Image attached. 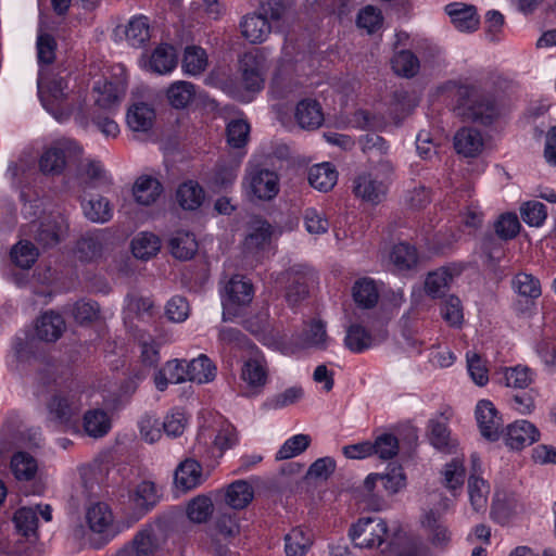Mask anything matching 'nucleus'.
I'll return each instance as SVG.
<instances>
[{
  "label": "nucleus",
  "mask_w": 556,
  "mask_h": 556,
  "mask_svg": "<svg viewBox=\"0 0 556 556\" xmlns=\"http://www.w3.org/2000/svg\"><path fill=\"white\" fill-rule=\"evenodd\" d=\"M38 96L43 108L59 122L70 118L74 111L68 92L67 75L52 70H39L37 78Z\"/></svg>",
  "instance_id": "obj_1"
},
{
  "label": "nucleus",
  "mask_w": 556,
  "mask_h": 556,
  "mask_svg": "<svg viewBox=\"0 0 556 556\" xmlns=\"http://www.w3.org/2000/svg\"><path fill=\"white\" fill-rule=\"evenodd\" d=\"M242 187L251 200L271 201L280 191V178L276 170L258 163L249 162Z\"/></svg>",
  "instance_id": "obj_2"
},
{
  "label": "nucleus",
  "mask_w": 556,
  "mask_h": 556,
  "mask_svg": "<svg viewBox=\"0 0 556 556\" xmlns=\"http://www.w3.org/2000/svg\"><path fill=\"white\" fill-rule=\"evenodd\" d=\"M388 533L387 522L379 517H363L353 523L349 536L355 547L372 548L380 546Z\"/></svg>",
  "instance_id": "obj_3"
},
{
  "label": "nucleus",
  "mask_w": 556,
  "mask_h": 556,
  "mask_svg": "<svg viewBox=\"0 0 556 556\" xmlns=\"http://www.w3.org/2000/svg\"><path fill=\"white\" fill-rule=\"evenodd\" d=\"M67 231L68 222L61 213H51L31 225L33 238L43 249L59 244Z\"/></svg>",
  "instance_id": "obj_4"
},
{
  "label": "nucleus",
  "mask_w": 556,
  "mask_h": 556,
  "mask_svg": "<svg viewBox=\"0 0 556 556\" xmlns=\"http://www.w3.org/2000/svg\"><path fill=\"white\" fill-rule=\"evenodd\" d=\"M42 442V433L38 427H26L18 420H8L0 430L1 450L8 446L39 447Z\"/></svg>",
  "instance_id": "obj_5"
},
{
  "label": "nucleus",
  "mask_w": 556,
  "mask_h": 556,
  "mask_svg": "<svg viewBox=\"0 0 556 556\" xmlns=\"http://www.w3.org/2000/svg\"><path fill=\"white\" fill-rule=\"evenodd\" d=\"M49 416L59 424H68L81 409L80 396L76 391L58 389L47 403Z\"/></svg>",
  "instance_id": "obj_6"
},
{
  "label": "nucleus",
  "mask_w": 556,
  "mask_h": 556,
  "mask_svg": "<svg viewBox=\"0 0 556 556\" xmlns=\"http://www.w3.org/2000/svg\"><path fill=\"white\" fill-rule=\"evenodd\" d=\"M283 279L287 282L286 299L290 305H295L308 295L316 275L306 266L295 265L283 274Z\"/></svg>",
  "instance_id": "obj_7"
},
{
  "label": "nucleus",
  "mask_w": 556,
  "mask_h": 556,
  "mask_svg": "<svg viewBox=\"0 0 556 556\" xmlns=\"http://www.w3.org/2000/svg\"><path fill=\"white\" fill-rule=\"evenodd\" d=\"M225 293L223 319L228 320L230 316L237 315V312H231V306H244L252 301L253 286L242 276L235 275L226 285Z\"/></svg>",
  "instance_id": "obj_8"
},
{
  "label": "nucleus",
  "mask_w": 556,
  "mask_h": 556,
  "mask_svg": "<svg viewBox=\"0 0 556 556\" xmlns=\"http://www.w3.org/2000/svg\"><path fill=\"white\" fill-rule=\"evenodd\" d=\"M112 235L108 229H96L84 233L76 243V253L81 261L100 258L111 244Z\"/></svg>",
  "instance_id": "obj_9"
},
{
  "label": "nucleus",
  "mask_w": 556,
  "mask_h": 556,
  "mask_svg": "<svg viewBox=\"0 0 556 556\" xmlns=\"http://www.w3.org/2000/svg\"><path fill=\"white\" fill-rule=\"evenodd\" d=\"M241 379L247 386L248 395H258L268 381V367L264 356L254 354L241 369Z\"/></svg>",
  "instance_id": "obj_10"
},
{
  "label": "nucleus",
  "mask_w": 556,
  "mask_h": 556,
  "mask_svg": "<svg viewBox=\"0 0 556 556\" xmlns=\"http://www.w3.org/2000/svg\"><path fill=\"white\" fill-rule=\"evenodd\" d=\"M353 192L355 197L366 202L378 204L387 195L388 182L386 179H380L379 174L363 173L354 179Z\"/></svg>",
  "instance_id": "obj_11"
},
{
  "label": "nucleus",
  "mask_w": 556,
  "mask_h": 556,
  "mask_svg": "<svg viewBox=\"0 0 556 556\" xmlns=\"http://www.w3.org/2000/svg\"><path fill=\"white\" fill-rule=\"evenodd\" d=\"M476 419L483 438L489 441H496L500 438L503 420L491 401L481 400L478 402L476 406Z\"/></svg>",
  "instance_id": "obj_12"
},
{
  "label": "nucleus",
  "mask_w": 556,
  "mask_h": 556,
  "mask_svg": "<svg viewBox=\"0 0 556 556\" xmlns=\"http://www.w3.org/2000/svg\"><path fill=\"white\" fill-rule=\"evenodd\" d=\"M160 527L148 526L140 530L132 539L131 545L117 552L116 556H149L161 546L159 536Z\"/></svg>",
  "instance_id": "obj_13"
},
{
  "label": "nucleus",
  "mask_w": 556,
  "mask_h": 556,
  "mask_svg": "<svg viewBox=\"0 0 556 556\" xmlns=\"http://www.w3.org/2000/svg\"><path fill=\"white\" fill-rule=\"evenodd\" d=\"M263 56L257 52H247L240 60L242 83L248 91L256 92L263 88Z\"/></svg>",
  "instance_id": "obj_14"
},
{
  "label": "nucleus",
  "mask_w": 556,
  "mask_h": 556,
  "mask_svg": "<svg viewBox=\"0 0 556 556\" xmlns=\"http://www.w3.org/2000/svg\"><path fill=\"white\" fill-rule=\"evenodd\" d=\"M540 432L538 428L528 420H517L507 427L505 441L511 450H522L523 447L539 441Z\"/></svg>",
  "instance_id": "obj_15"
},
{
  "label": "nucleus",
  "mask_w": 556,
  "mask_h": 556,
  "mask_svg": "<svg viewBox=\"0 0 556 556\" xmlns=\"http://www.w3.org/2000/svg\"><path fill=\"white\" fill-rule=\"evenodd\" d=\"M445 12L459 31H473L479 26L480 20L475 5L453 2L445 7Z\"/></svg>",
  "instance_id": "obj_16"
},
{
  "label": "nucleus",
  "mask_w": 556,
  "mask_h": 556,
  "mask_svg": "<svg viewBox=\"0 0 556 556\" xmlns=\"http://www.w3.org/2000/svg\"><path fill=\"white\" fill-rule=\"evenodd\" d=\"M71 142H59L48 148L39 160V168L45 175H60L64 170L67 155L71 152Z\"/></svg>",
  "instance_id": "obj_17"
},
{
  "label": "nucleus",
  "mask_w": 556,
  "mask_h": 556,
  "mask_svg": "<svg viewBox=\"0 0 556 556\" xmlns=\"http://www.w3.org/2000/svg\"><path fill=\"white\" fill-rule=\"evenodd\" d=\"M162 193V184L159 179L149 175L138 177L132 186V195L139 205L150 206L154 204Z\"/></svg>",
  "instance_id": "obj_18"
},
{
  "label": "nucleus",
  "mask_w": 556,
  "mask_h": 556,
  "mask_svg": "<svg viewBox=\"0 0 556 556\" xmlns=\"http://www.w3.org/2000/svg\"><path fill=\"white\" fill-rule=\"evenodd\" d=\"M454 147L457 153L466 157H475L482 152L484 141L478 129L464 127L455 134Z\"/></svg>",
  "instance_id": "obj_19"
},
{
  "label": "nucleus",
  "mask_w": 556,
  "mask_h": 556,
  "mask_svg": "<svg viewBox=\"0 0 556 556\" xmlns=\"http://www.w3.org/2000/svg\"><path fill=\"white\" fill-rule=\"evenodd\" d=\"M64 318L53 312L43 313L36 323V336L46 342H55L65 330Z\"/></svg>",
  "instance_id": "obj_20"
},
{
  "label": "nucleus",
  "mask_w": 556,
  "mask_h": 556,
  "mask_svg": "<svg viewBox=\"0 0 556 556\" xmlns=\"http://www.w3.org/2000/svg\"><path fill=\"white\" fill-rule=\"evenodd\" d=\"M242 36L251 43H261L271 31L267 17L263 14H248L240 23Z\"/></svg>",
  "instance_id": "obj_21"
},
{
  "label": "nucleus",
  "mask_w": 556,
  "mask_h": 556,
  "mask_svg": "<svg viewBox=\"0 0 556 556\" xmlns=\"http://www.w3.org/2000/svg\"><path fill=\"white\" fill-rule=\"evenodd\" d=\"M205 200L203 187L195 180L181 182L176 190V201L185 211H197Z\"/></svg>",
  "instance_id": "obj_22"
},
{
  "label": "nucleus",
  "mask_w": 556,
  "mask_h": 556,
  "mask_svg": "<svg viewBox=\"0 0 556 556\" xmlns=\"http://www.w3.org/2000/svg\"><path fill=\"white\" fill-rule=\"evenodd\" d=\"M295 121L303 129H317L324 123V114L318 101L313 99L301 100L295 108Z\"/></svg>",
  "instance_id": "obj_23"
},
{
  "label": "nucleus",
  "mask_w": 556,
  "mask_h": 556,
  "mask_svg": "<svg viewBox=\"0 0 556 556\" xmlns=\"http://www.w3.org/2000/svg\"><path fill=\"white\" fill-rule=\"evenodd\" d=\"M308 182L309 185L320 191L328 192L337 184L338 172L333 164L329 162L313 165L308 169Z\"/></svg>",
  "instance_id": "obj_24"
},
{
  "label": "nucleus",
  "mask_w": 556,
  "mask_h": 556,
  "mask_svg": "<svg viewBox=\"0 0 556 556\" xmlns=\"http://www.w3.org/2000/svg\"><path fill=\"white\" fill-rule=\"evenodd\" d=\"M178 63L176 49L167 43L157 46L149 59V68L156 74H168L175 70Z\"/></svg>",
  "instance_id": "obj_25"
},
{
  "label": "nucleus",
  "mask_w": 556,
  "mask_h": 556,
  "mask_svg": "<svg viewBox=\"0 0 556 556\" xmlns=\"http://www.w3.org/2000/svg\"><path fill=\"white\" fill-rule=\"evenodd\" d=\"M160 497L155 483L148 480L138 483L129 496L135 508L143 514L151 510L159 503Z\"/></svg>",
  "instance_id": "obj_26"
},
{
  "label": "nucleus",
  "mask_w": 556,
  "mask_h": 556,
  "mask_svg": "<svg viewBox=\"0 0 556 556\" xmlns=\"http://www.w3.org/2000/svg\"><path fill=\"white\" fill-rule=\"evenodd\" d=\"M254 497V490L247 480H236L230 483L225 493L224 500L227 506L232 509L245 508Z\"/></svg>",
  "instance_id": "obj_27"
},
{
  "label": "nucleus",
  "mask_w": 556,
  "mask_h": 556,
  "mask_svg": "<svg viewBox=\"0 0 556 556\" xmlns=\"http://www.w3.org/2000/svg\"><path fill=\"white\" fill-rule=\"evenodd\" d=\"M175 484L187 491L194 489L202 482V467L195 459L188 458L180 463L174 476Z\"/></svg>",
  "instance_id": "obj_28"
},
{
  "label": "nucleus",
  "mask_w": 556,
  "mask_h": 556,
  "mask_svg": "<svg viewBox=\"0 0 556 556\" xmlns=\"http://www.w3.org/2000/svg\"><path fill=\"white\" fill-rule=\"evenodd\" d=\"M208 65L206 51L199 46H187L184 50L181 70L186 75L199 76Z\"/></svg>",
  "instance_id": "obj_29"
},
{
  "label": "nucleus",
  "mask_w": 556,
  "mask_h": 556,
  "mask_svg": "<svg viewBox=\"0 0 556 556\" xmlns=\"http://www.w3.org/2000/svg\"><path fill=\"white\" fill-rule=\"evenodd\" d=\"M155 119L154 109L143 102L135 103L127 112L126 121L134 131H148Z\"/></svg>",
  "instance_id": "obj_30"
},
{
  "label": "nucleus",
  "mask_w": 556,
  "mask_h": 556,
  "mask_svg": "<svg viewBox=\"0 0 556 556\" xmlns=\"http://www.w3.org/2000/svg\"><path fill=\"white\" fill-rule=\"evenodd\" d=\"M170 253L175 258L187 261L198 251V242L193 233L178 230L169 239Z\"/></svg>",
  "instance_id": "obj_31"
},
{
  "label": "nucleus",
  "mask_w": 556,
  "mask_h": 556,
  "mask_svg": "<svg viewBox=\"0 0 556 556\" xmlns=\"http://www.w3.org/2000/svg\"><path fill=\"white\" fill-rule=\"evenodd\" d=\"M79 184L81 188H96L111 185V177L108 175L103 165L98 161H90L84 165L79 172Z\"/></svg>",
  "instance_id": "obj_32"
},
{
  "label": "nucleus",
  "mask_w": 556,
  "mask_h": 556,
  "mask_svg": "<svg viewBox=\"0 0 556 556\" xmlns=\"http://www.w3.org/2000/svg\"><path fill=\"white\" fill-rule=\"evenodd\" d=\"M125 37L131 47H143L151 38L149 18L144 15L131 17L125 29Z\"/></svg>",
  "instance_id": "obj_33"
},
{
  "label": "nucleus",
  "mask_w": 556,
  "mask_h": 556,
  "mask_svg": "<svg viewBox=\"0 0 556 556\" xmlns=\"http://www.w3.org/2000/svg\"><path fill=\"white\" fill-rule=\"evenodd\" d=\"M13 522L17 532L27 540L38 539V517L37 510L33 507H22L17 509L13 517Z\"/></svg>",
  "instance_id": "obj_34"
},
{
  "label": "nucleus",
  "mask_w": 556,
  "mask_h": 556,
  "mask_svg": "<svg viewBox=\"0 0 556 556\" xmlns=\"http://www.w3.org/2000/svg\"><path fill=\"white\" fill-rule=\"evenodd\" d=\"M111 429V419L103 409H90L84 415V430L94 439L102 438Z\"/></svg>",
  "instance_id": "obj_35"
},
{
  "label": "nucleus",
  "mask_w": 556,
  "mask_h": 556,
  "mask_svg": "<svg viewBox=\"0 0 556 556\" xmlns=\"http://www.w3.org/2000/svg\"><path fill=\"white\" fill-rule=\"evenodd\" d=\"M287 556H304L313 544V534L302 528L292 529L285 536Z\"/></svg>",
  "instance_id": "obj_36"
},
{
  "label": "nucleus",
  "mask_w": 556,
  "mask_h": 556,
  "mask_svg": "<svg viewBox=\"0 0 556 556\" xmlns=\"http://www.w3.org/2000/svg\"><path fill=\"white\" fill-rule=\"evenodd\" d=\"M518 506V500L514 494L496 493L491 508L492 518L504 525L517 513Z\"/></svg>",
  "instance_id": "obj_37"
},
{
  "label": "nucleus",
  "mask_w": 556,
  "mask_h": 556,
  "mask_svg": "<svg viewBox=\"0 0 556 556\" xmlns=\"http://www.w3.org/2000/svg\"><path fill=\"white\" fill-rule=\"evenodd\" d=\"M84 215L92 223L104 224L113 216V207L109 199L98 197L81 203Z\"/></svg>",
  "instance_id": "obj_38"
},
{
  "label": "nucleus",
  "mask_w": 556,
  "mask_h": 556,
  "mask_svg": "<svg viewBox=\"0 0 556 556\" xmlns=\"http://www.w3.org/2000/svg\"><path fill=\"white\" fill-rule=\"evenodd\" d=\"M38 470L37 460L26 452H16L11 458V471L18 481L35 479Z\"/></svg>",
  "instance_id": "obj_39"
},
{
  "label": "nucleus",
  "mask_w": 556,
  "mask_h": 556,
  "mask_svg": "<svg viewBox=\"0 0 556 556\" xmlns=\"http://www.w3.org/2000/svg\"><path fill=\"white\" fill-rule=\"evenodd\" d=\"M195 97V86L186 80L173 83L167 89V99L175 109L187 108Z\"/></svg>",
  "instance_id": "obj_40"
},
{
  "label": "nucleus",
  "mask_w": 556,
  "mask_h": 556,
  "mask_svg": "<svg viewBox=\"0 0 556 556\" xmlns=\"http://www.w3.org/2000/svg\"><path fill=\"white\" fill-rule=\"evenodd\" d=\"M428 437L432 446L443 452H450L454 446L446 421L430 419L428 422Z\"/></svg>",
  "instance_id": "obj_41"
},
{
  "label": "nucleus",
  "mask_w": 556,
  "mask_h": 556,
  "mask_svg": "<svg viewBox=\"0 0 556 556\" xmlns=\"http://www.w3.org/2000/svg\"><path fill=\"white\" fill-rule=\"evenodd\" d=\"M39 256L38 249L28 240H21L10 251L12 263L22 268L29 269Z\"/></svg>",
  "instance_id": "obj_42"
},
{
  "label": "nucleus",
  "mask_w": 556,
  "mask_h": 556,
  "mask_svg": "<svg viewBox=\"0 0 556 556\" xmlns=\"http://www.w3.org/2000/svg\"><path fill=\"white\" fill-rule=\"evenodd\" d=\"M497 115L495 102L490 96H481L469 106V116L482 125H490Z\"/></svg>",
  "instance_id": "obj_43"
},
{
  "label": "nucleus",
  "mask_w": 556,
  "mask_h": 556,
  "mask_svg": "<svg viewBox=\"0 0 556 556\" xmlns=\"http://www.w3.org/2000/svg\"><path fill=\"white\" fill-rule=\"evenodd\" d=\"M189 381L197 383H207L216 376V367L212 361L204 354L193 358L188 364Z\"/></svg>",
  "instance_id": "obj_44"
},
{
  "label": "nucleus",
  "mask_w": 556,
  "mask_h": 556,
  "mask_svg": "<svg viewBox=\"0 0 556 556\" xmlns=\"http://www.w3.org/2000/svg\"><path fill=\"white\" fill-rule=\"evenodd\" d=\"M89 528L97 533L105 532L113 522V516L109 506L104 503L91 505L86 514Z\"/></svg>",
  "instance_id": "obj_45"
},
{
  "label": "nucleus",
  "mask_w": 556,
  "mask_h": 556,
  "mask_svg": "<svg viewBox=\"0 0 556 556\" xmlns=\"http://www.w3.org/2000/svg\"><path fill=\"white\" fill-rule=\"evenodd\" d=\"M353 299L361 307H374L379 299V293L374 280L368 278L357 280L353 286Z\"/></svg>",
  "instance_id": "obj_46"
},
{
  "label": "nucleus",
  "mask_w": 556,
  "mask_h": 556,
  "mask_svg": "<svg viewBox=\"0 0 556 556\" xmlns=\"http://www.w3.org/2000/svg\"><path fill=\"white\" fill-rule=\"evenodd\" d=\"M390 261L397 270H408L417 265L418 253L415 247L401 242L393 247Z\"/></svg>",
  "instance_id": "obj_47"
},
{
  "label": "nucleus",
  "mask_w": 556,
  "mask_h": 556,
  "mask_svg": "<svg viewBox=\"0 0 556 556\" xmlns=\"http://www.w3.org/2000/svg\"><path fill=\"white\" fill-rule=\"evenodd\" d=\"M371 343L372 337L363 326L352 324L348 327L344 344L351 352L362 353L369 349Z\"/></svg>",
  "instance_id": "obj_48"
},
{
  "label": "nucleus",
  "mask_w": 556,
  "mask_h": 556,
  "mask_svg": "<svg viewBox=\"0 0 556 556\" xmlns=\"http://www.w3.org/2000/svg\"><path fill=\"white\" fill-rule=\"evenodd\" d=\"M161 247L157 236L151 232H141L131 241L132 254L137 258L148 260L155 255Z\"/></svg>",
  "instance_id": "obj_49"
},
{
  "label": "nucleus",
  "mask_w": 556,
  "mask_h": 556,
  "mask_svg": "<svg viewBox=\"0 0 556 556\" xmlns=\"http://www.w3.org/2000/svg\"><path fill=\"white\" fill-rule=\"evenodd\" d=\"M380 475V482L389 495H394L406 486V476L401 465L389 464Z\"/></svg>",
  "instance_id": "obj_50"
},
{
  "label": "nucleus",
  "mask_w": 556,
  "mask_h": 556,
  "mask_svg": "<svg viewBox=\"0 0 556 556\" xmlns=\"http://www.w3.org/2000/svg\"><path fill=\"white\" fill-rule=\"evenodd\" d=\"M394 73L403 77H414L419 71L418 58L408 50H401L391 60Z\"/></svg>",
  "instance_id": "obj_51"
},
{
  "label": "nucleus",
  "mask_w": 556,
  "mask_h": 556,
  "mask_svg": "<svg viewBox=\"0 0 556 556\" xmlns=\"http://www.w3.org/2000/svg\"><path fill=\"white\" fill-rule=\"evenodd\" d=\"M452 281V274L447 268H439L429 275L425 281V289L427 294L432 298H440L445 294L448 285Z\"/></svg>",
  "instance_id": "obj_52"
},
{
  "label": "nucleus",
  "mask_w": 556,
  "mask_h": 556,
  "mask_svg": "<svg viewBox=\"0 0 556 556\" xmlns=\"http://www.w3.org/2000/svg\"><path fill=\"white\" fill-rule=\"evenodd\" d=\"M504 382L507 388L526 390L533 382V371L527 367L517 365L504 370Z\"/></svg>",
  "instance_id": "obj_53"
},
{
  "label": "nucleus",
  "mask_w": 556,
  "mask_h": 556,
  "mask_svg": "<svg viewBox=\"0 0 556 556\" xmlns=\"http://www.w3.org/2000/svg\"><path fill=\"white\" fill-rule=\"evenodd\" d=\"M37 61L39 70H48L55 60L56 41L54 37L47 33H40L36 41Z\"/></svg>",
  "instance_id": "obj_54"
},
{
  "label": "nucleus",
  "mask_w": 556,
  "mask_h": 556,
  "mask_svg": "<svg viewBox=\"0 0 556 556\" xmlns=\"http://www.w3.org/2000/svg\"><path fill=\"white\" fill-rule=\"evenodd\" d=\"M273 228L267 222H258L256 227L249 233L244 241L245 249L253 253L264 250L270 242Z\"/></svg>",
  "instance_id": "obj_55"
},
{
  "label": "nucleus",
  "mask_w": 556,
  "mask_h": 556,
  "mask_svg": "<svg viewBox=\"0 0 556 556\" xmlns=\"http://www.w3.org/2000/svg\"><path fill=\"white\" fill-rule=\"evenodd\" d=\"M302 342L305 348L325 350L328 343L326 325L321 320L312 321L302 333Z\"/></svg>",
  "instance_id": "obj_56"
},
{
  "label": "nucleus",
  "mask_w": 556,
  "mask_h": 556,
  "mask_svg": "<svg viewBox=\"0 0 556 556\" xmlns=\"http://www.w3.org/2000/svg\"><path fill=\"white\" fill-rule=\"evenodd\" d=\"M424 525L429 529V540L435 547L445 548L452 539V533L446 526L439 522L433 514L427 515Z\"/></svg>",
  "instance_id": "obj_57"
},
{
  "label": "nucleus",
  "mask_w": 556,
  "mask_h": 556,
  "mask_svg": "<svg viewBox=\"0 0 556 556\" xmlns=\"http://www.w3.org/2000/svg\"><path fill=\"white\" fill-rule=\"evenodd\" d=\"M522 220L531 227H540L547 217L546 206L535 200L525 202L520 206Z\"/></svg>",
  "instance_id": "obj_58"
},
{
  "label": "nucleus",
  "mask_w": 556,
  "mask_h": 556,
  "mask_svg": "<svg viewBox=\"0 0 556 556\" xmlns=\"http://www.w3.org/2000/svg\"><path fill=\"white\" fill-rule=\"evenodd\" d=\"M213 513L212 500L206 495H199L190 501L187 507L189 519L197 523L205 522Z\"/></svg>",
  "instance_id": "obj_59"
},
{
  "label": "nucleus",
  "mask_w": 556,
  "mask_h": 556,
  "mask_svg": "<svg viewBox=\"0 0 556 556\" xmlns=\"http://www.w3.org/2000/svg\"><path fill=\"white\" fill-rule=\"evenodd\" d=\"M31 350L26 337L15 336L11 343V353L8 356V365L13 369H18V364L29 358Z\"/></svg>",
  "instance_id": "obj_60"
},
{
  "label": "nucleus",
  "mask_w": 556,
  "mask_h": 556,
  "mask_svg": "<svg viewBox=\"0 0 556 556\" xmlns=\"http://www.w3.org/2000/svg\"><path fill=\"white\" fill-rule=\"evenodd\" d=\"M303 220L305 229L312 235H321L329 229V222L326 215L315 207L305 208Z\"/></svg>",
  "instance_id": "obj_61"
},
{
  "label": "nucleus",
  "mask_w": 556,
  "mask_h": 556,
  "mask_svg": "<svg viewBox=\"0 0 556 556\" xmlns=\"http://www.w3.org/2000/svg\"><path fill=\"white\" fill-rule=\"evenodd\" d=\"M311 443L307 434H296L288 439L277 452V459L292 458L304 452Z\"/></svg>",
  "instance_id": "obj_62"
},
{
  "label": "nucleus",
  "mask_w": 556,
  "mask_h": 556,
  "mask_svg": "<svg viewBox=\"0 0 556 556\" xmlns=\"http://www.w3.org/2000/svg\"><path fill=\"white\" fill-rule=\"evenodd\" d=\"M468 493L475 510H479L485 506L489 486L483 479L477 477L475 473L468 479Z\"/></svg>",
  "instance_id": "obj_63"
},
{
  "label": "nucleus",
  "mask_w": 556,
  "mask_h": 556,
  "mask_svg": "<svg viewBox=\"0 0 556 556\" xmlns=\"http://www.w3.org/2000/svg\"><path fill=\"white\" fill-rule=\"evenodd\" d=\"M374 454L381 459H391L399 453V440L392 433L378 435L372 442Z\"/></svg>",
  "instance_id": "obj_64"
}]
</instances>
